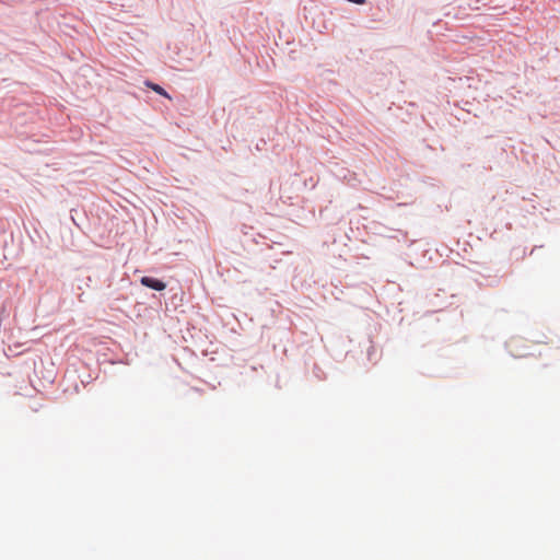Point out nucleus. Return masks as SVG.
I'll return each instance as SVG.
<instances>
[{"label":"nucleus","instance_id":"1","mask_svg":"<svg viewBox=\"0 0 560 560\" xmlns=\"http://www.w3.org/2000/svg\"><path fill=\"white\" fill-rule=\"evenodd\" d=\"M140 283L154 291H163L166 288V283L159 278L151 277V276H143L140 279Z\"/></svg>","mask_w":560,"mask_h":560},{"label":"nucleus","instance_id":"2","mask_svg":"<svg viewBox=\"0 0 560 560\" xmlns=\"http://www.w3.org/2000/svg\"><path fill=\"white\" fill-rule=\"evenodd\" d=\"M145 85L151 89L152 91H154L156 94L161 95V96H164L166 98H171V96L168 95V93L166 92V90L161 86L160 84L158 83H154V82H151V81H147L145 82Z\"/></svg>","mask_w":560,"mask_h":560},{"label":"nucleus","instance_id":"3","mask_svg":"<svg viewBox=\"0 0 560 560\" xmlns=\"http://www.w3.org/2000/svg\"><path fill=\"white\" fill-rule=\"evenodd\" d=\"M319 372H320V369L317 366V365H314V369H313V373L319 377Z\"/></svg>","mask_w":560,"mask_h":560},{"label":"nucleus","instance_id":"4","mask_svg":"<svg viewBox=\"0 0 560 560\" xmlns=\"http://www.w3.org/2000/svg\"><path fill=\"white\" fill-rule=\"evenodd\" d=\"M368 355H369V359L371 360V358H372V352H371V351H369V352H368Z\"/></svg>","mask_w":560,"mask_h":560}]
</instances>
